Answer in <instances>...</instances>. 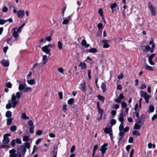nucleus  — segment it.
Returning a JSON list of instances; mask_svg holds the SVG:
<instances>
[{
	"label": "nucleus",
	"instance_id": "f257e3e1",
	"mask_svg": "<svg viewBox=\"0 0 157 157\" xmlns=\"http://www.w3.org/2000/svg\"><path fill=\"white\" fill-rule=\"evenodd\" d=\"M21 97V94L20 92H18L16 93V96L14 94H12L11 96V100H12V107L13 108H14L17 104H18L19 102L18 101L16 100V98L18 99L19 100V99Z\"/></svg>",
	"mask_w": 157,
	"mask_h": 157
},
{
	"label": "nucleus",
	"instance_id": "f03ea898",
	"mask_svg": "<svg viewBox=\"0 0 157 157\" xmlns=\"http://www.w3.org/2000/svg\"><path fill=\"white\" fill-rule=\"evenodd\" d=\"M26 149L24 145L18 146L17 148V153H21L23 154V156H24V154L26 152Z\"/></svg>",
	"mask_w": 157,
	"mask_h": 157
},
{
	"label": "nucleus",
	"instance_id": "7ed1b4c3",
	"mask_svg": "<svg viewBox=\"0 0 157 157\" xmlns=\"http://www.w3.org/2000/svg\"><path fill=\"white\" fill-rule=\"evenodd\" d=\"M140 93V96L144 98L146 103H148L149 99L150 98V95L148 94L146 92L142 91H141Z\"/></svg>",
	"mask_w": 157,
	"mask_h": 157
},
{
	"label": "nucleus",
	"instance_id": "20e7f679",
	"mask_svg": "<svg viewBox=\"0 0 157 157\" xmlns=\"http://www.w3.org/2000/svg\"><path fill=\"white\" fill-rule=\"evenodd\" d=\"M104 132L106 133H109V134L110 139L111 140H112L113 139V137L112 128H106L104 129Z\"/></svg>",
	"mask_w": 157,
	"mask_h": 157
},
{
	"label": "nucleus",
	"instance_id": "39448f33",
	"mask_svg": "<svg viewBox=\"0 0 157 157\" xmlns=\"http://www.w3.org/2000/svg\"><path fill=\"white\" fill-rule=\"evenodd\" d=\"M42 51L44 52L46 54H48L49 56L51 55L50 53V49H49L47 46H45L42 48Z\"/></svg>",
	"mask_w": 157,
	"mask_h": 157
},
{
	"label": "nucleus",
	"instance_id": "423d86ee",
	"mask_svg": "<svg viewBox=\"0 0 157 157\" xmlns=\"http://www.w3.org/2000/svg\"><path fill=\"white\" fill-rule=\"evenodd\" d=\"M107 144H104L102 145L101 148L99 149V150L101 151L103 154H105L106 151L107 150V148L106 147L107 146Z\"/></svg>",
	"mask_w": 157,
	"mask_h": 157
},
{
	"label": "nucleus",
	"instance_id": "0eeeda50",
	"mask_svg": "<svg viewBox=\"0 0 157 157\" xmlns=\"http://www.w3.org/2000/svg\"><path fill=\"white\" fill-rule=\"evenodd\" d=\"M16 151L14 149H12L9 151L10 154V157H16L17 154L16 153Z\"/></svg>",
	"mask_w": 157,
	"mask_h": 157
},
{
	"label": "nucleus",
	"instance_id": "6e6552de",
	"mask_svg": "<svg viewBox=\"0 0 157 157\" xmlns=\"http://www.w3.org/2000/svg\"><path fill=\"white\" fill-rule=\"evenodd\" d=\"M17 14L18 17L20 18H22L25 15L24 11L21 10H19L17 11Z\"/></svg>",
	"mask_w": 157,
	"mask_h": 157
},
{
	"label": "nucleus",
	"instance_id": "1a4fd4ad",
	"mask_svg": "<svg viewBox=\"0 0 157 157\" xmlns=\"http://www.w3.org/2000/svg\"><path fill=\"white\" fill-rule=\"evenodd\" d=\"M10 140L8 137L3 136V139L2 140L3 144H8L10 142Z\"/></svg>",
	"mask_w": 157,
	"mask_h": 157
},
{
	"label": "nucleus",
	"instance_id": "9d476101",
	"mask_svg": "<svg viewBox=\"0 0 157 157\" xmlns=\"http://www.w3.org/2000/svg\"><path fill=\"white\" fill-rule=\"evenodd\" d=\"M2 64L5 67H8L9 65V61L6 59H3L2 61Z\"/></svg>",
	"mask_w": 157,
	"mask_h": 157
},
{
	"label": "nucleus",
	"instance_id": "9b49d317",
	"mask_svg": "<svg viewBox=\"0 0 157 157\" xmlns=\"http://www.w3.org/2000/svg\"><path fill=\"white\" fill-rule=\"evenodd\" d=\"M80 85L81 86L80 89L83 92H85L86 89H85V86L86 84L85 82L83 81L82 83L80 84Z\"/></svg>",
	"mask_w": 157,
	"mask_h": 157
},
{
	"label": "nucleus",
	"instance_id": "f8f14e48",
	"mask_svg": "<svg viewBox=\"0 0 157 157\" xmlns=\"http://www.w3.org/2000/svg\"><path fill=\"white\" fill-rule=\"evenodd\" d=\"M26 86V85L25 83L22 84H20L19 85L18 89L19 90H24Z\"/></svg>",
	"mask_w": 157,
	"mask_h": 157
},
{
	"label": "nucleus",
	"instance_id": "ddd939ff",
	"mask_svg": "<svg viewBox=\"0 0 157 157\" xmlns=\"http://www.w3.org/2000/svg\"><path fill=\"white\" fill-rule=\"evenodd\" d=\"M12 35L15 38L14 41H17L18 40L17 37L18 36V32L16 31H14L13 32Z\"/></svg>",
	"mask_w": 157,
	"mask_h": 157
},
{
	"label": "nucleus",
	"instance_id": "4468645a",
	"mask_svg": "<svg viewBox=\"0 0 157 157\" xmlns=\"http://www.w3.org/2000/svg\"><path fill=\"white\" fill-rule=\"evenodd\" d=\"M101 88L102 91L103 93H105L106 90V85L105 83L104 82H102L101 83Z\"/></svg>",
	"mask_w": 157,
	"mask_h": 157
},
{
	"label": "nucleus",
	"instance_id": "2eb2a0df",
	"mask_svg": "<svg viewBox=\"0 0 157 157\" xmlns=\"http://www.w3.org/2000/svg\"><path fill=\"white\" fill-rule=\"evenodd\" d=\"M144 67H145V69L149 71H152L153 70L152 67L148 65L147 64H146L144 66Z\"/></svg>",
	"mask_w": 157,
	"mask_h": 157
},
{
	"label": "nucleus",
	"instance_id": "dca6fc26",
	"mask_svg": "<svg viewBox=\"0 0 157 157\" xmlns=\"http://www.w3.org/2000/svg\"><path fill=\"white\" fill-rule=\"evenodd\" d=\"M21 117L24 120H28L29 117H27L25 113H22L21 115Z\"/></svg>",
	"mask_w": 157,
	"mask_h": 157
},
{
	"label": "nucleus",
	"instance_id": "f3484780",
	"mask_svg": "<svg viewBox=\"0 0 157 157\" xmlns=\"http://www.w3.org/2000/svg\"><path fill=\"white\" fill-rule=\"evenodd\" d=\"M12 101L11 99L10 100H8L9 103H8L6 105V108L7 109H9L10 108L12 105V104L10 102Z\"/></svg>",
	"mask_w": 157,
	"mask_h": 157
},
{
	"label": "nucleus",
	"instance_id": "a211bd4d",
	"mask_svg": "<svg viewBox=\"0 0 157 157\" xmlns=\"http://www.w3.org/2000/svg\"><path fill=\"white\" fill-rule=\"evenodd\" d=\"M141 126V125H140L137 123H136L135 124L134 127V128L135 129H139L140 128Z\"/></svg>",
	"mask_w": 157,
	"mask_h": 157
},
{
	"label": "nucleus",
	"instance_id": "6ab92c4d",
	"mask_svg": "<svg viewBox=\"0 0 157 157\" xmlns=\"http://www.w3.org/2000/svg\"><path fill=\"white\" fill-rule=\"evenodd\" d=\"M140 111L139 110H136V112L133 113V117H134L135 116H136L137 118H138L139 117V112Z\"/></svg>",
	"mask_w": 157,
	"mask_h": 157
},
{
	"label": "nucleus",
	"instance_id": "aec40b11",
	"mask_svg": "<svg viewBox=\"0 0 157 157\" xmlns=\"http://www.w3.org/2000/svg\"><path fill=\"white\" fill-rule=\"evenodd\" d=\"M74 101V99L73 98H71L68 100L67 103L69 105H72L73 104Z\"/></svg>",
	"mask_w": 157,
	"mask_h": 157
},
{
	"label": "nucleus",
	"instance_id": "412c9836",
	"mask_svg": "<svg viewBox=\"0 0 157 157\" xmlns=\"http://www.w3.org/2000/svg\"><path fill=\"white\" fill-rule=\"evenodd\" d=\"M144 121L143 120H140V119H137L136 121V123H137L140 125H141L142 126L144 124Z\"/></svg>",
	"mask_w": 157,
	"mask_h": 157
},
{
	"label": "nucleus",
	"instance_id": "4be33fe9",
	"mask_svg": "<svg viewBox=\"0 0 157 157\" xmlns=\"http://www.w3.org/2000/svg\"><path fill=\"white\" fill-rule=\"evenodd\" d=\"M149 110L150 113L153 112L154 110V106L151 105H149Z\"/></svg>",
	"mask_w": 157,
	"mask_h": 157
},
{
	"label": "nucleus",
	"instance_id": "5701e85b",
	"mask_svg": "<svg viewBox=\"0 0 157 157\" xmlns=\"http://www.w3.org/2000/svg\"><path fill=\"white\" fill-rule=\"evenodd\" d=\"M81 67L82 69H85L86 67V65L85 63H84L81 62L79 65Z\"/></svg>",
	"mask_w": 157,
	"mask_h": 157
},
{
	"label": "nucleus",
	"instance_id": "b1692460",
	"mask_svg": "<svg viewBox=\"0 0 157 157\" xmlns=\"http://www.w3.org/2000/svg\"><path fill=\"white\" fill-rule=\"evenodd\" d=\"M27 82L29 84L33 85L35 83V80L34 79H32L27 80Z\"/></svg>",
	"mask_w": 157,
	"mask_h": 157
},
{
	"label": "nucleus",
	"instance_id": "393cba45",
	"mask_svg": "<svg viewBox=\"0 0 157 157\" xmlns=\"http://www.w3.org/2000/svg\"><path fill=\"white\" fill-rule=\"evenodd\" d=\"M12 116V113L11 111H7L6 113V116L7 117L10 118Z\"/></svg>",
	"mask_w": 157,
	"mask_h": 157
},
{
	"label": "nucleus",
	"instance_id": "a878e982",
	"mask_svg": "<svg viewBox=\"0 0 157 157\" xmlns=\"http://www.w3.org/2000/svg\"><path fill=\"white\" fill-rule=\"evenodd\" d=\"M148 8L150 9V10H153L154 9V8L152 6V5L151 2H149L148 3Z\"/></svg>",
	"mask_w": 157,
	"mask_h": 157
},
{
	"label": "nucleus",
	"instance_id": "bb28decb",
	"mask_svg": "<svg viewBox=\"0 0 157 157\" xmlns=\"http://www.w3.org/2000/svg\"><path fill=\"white\" fill-rule=\"evenodd\" d=\"M98 109V112L99 113L101 114V118L100 119V120H101V119H102L101 117L103 113V110L102 109H101V108L99 109Z\"/></svg>",
	"mask_w": 157,
	"mask_h": 157
},
{
	"label": "nucleus",
	"instance_id": "cd10ccee",
	"mask_svg": "<svg viewBox=\"0 0 157 157\" xmlns=\"http://www.w3.org/2000/svg\"><path fill=\"white\" fill-rule=\"evenodd\" d=\"M62 43L60 41H59L58 42V46L59 49H62Z\"/></svg>",
	"mask_w": 157,
	"mask_h": 157
},
{
	"label": "nucleus",
	"instance_id": "c85d7f7f",
	"mask_svg": "<svg viewBox=\"0 0 157 157\" xmlns=\"http://www.w3.org/2000/svg\"><path fill=\"white\" fill-rule=\"evenodd\" d=\"M98 98L100 100H101L103 102H104V97L102 96H101L100 95H98Z\"/></svg>",
	"mask_w": 157,
	"mask_h": 157
},
{
	"label": "nucleus",
	"instance_id": "c756f323",
	"mask_svg": "<svg viewBox=\"0 0 157 157\" xmlns=\"http://www.w3.org/2000/svg\"><path fill=\"white\" fill-rule=\"evenodd\" d=\"M47 57V56L46 55H44L43 57V64H46L47 62V60H46Z\"/></svg>",
	"mask_w": 157,
	"mask_h": 157
},
{
	"label": "nucleus",
	"instance_id": "7c9ffc66",
	"mask_svg": "<svg viewBox=\"0 0 157 157\" xmlns=\"http://www.w3.org/2000/svg\"><path fill=\"white\" fill-rule=\"evenodd\" d=\"M132 134L133 135L136 136H140V133L137 131L136 130L132 132Z\"/></svg>",
	"mask_w": 157,
	"mask_h": 157
},
{
	"label": "nucleus",
	"instance_id": "2f4dec72",
	"mask_svg": "<svg viewBox=\"0 0 157 157\" xmlns=\"http://www.w3.org/2000/svg\"><path fill=\"white\" fill-rule=\"evenodd\" d=\"M12 119L11 118H8L7 120V124L8 125H10L12 121Z\"/></svg>",
	"mask_w": 157,
	"mask_h": 157
},
{
	"label": "nucleus",
	"instance_id": "473e14b6",
	"mask_svg": "<svg viewBox=\"0 0 157 157\" xmlns=\"http://www.w3.org/2000/svg\"><path fill=\"white\" fill-rule=\"evenodd\" d=\"M32 90V89L30 87H27L25 88L24 90V91L25 92H28Z\"/></svg>",
	"mask_w": 157,
	"mask_h": 157
},
{
	"label": "nucleus",
	"instance_id": "72a5a7b5",
	"mask_svg": "<svg viewBox=\"0 0 157 157\" xmlns=\"http://www.w3.org/2000/svg\"><path fill=\"white\" fill-rule=\"evenodd\" d=\"M12 84L10 82H8L6 85V87L8 88H11L12 87Z\"/></svg>",
	"mask_w": 157,
	"mask_h": 157
},
{
	"label": "nucleus",
	"instance_id": "f704fd0d",
	"mask_svg": "<svg viewBox=\"0 0 157 157\" xmlns=\"http://www.w3.org/2000/svg\"><path fill=\"white\" fill-rule=\"evenodd\" d=\"M118 119L119 121L121 122L122 124H124V119L123 117H118Z\"/></svg>",
	"mask_w": 157,
	"mask_h": 157
},
{
	"label": "nucleus",
	"instance_id": "c9c22d12",
	"mask_svg": "<svg viewBox=\"0 0 157 157\" xmlns=\"http://www.w3.org/2000/svg\"><path fill=\"white\" fill-rule=\"evenodd\" d=\"M17 129V127L15 125H13L10 128V130L12 131H15Z\"/></svg>",
	"mask_w": 157,
	"mask_h": 157
},
{
	"label": "nucleus",
	"instance_id": "e433bc0d",
	"mask_svg": "<svg viewBox=\"0 0 157 157\" xmlns=\"http://www.w3.org/2000/svg\"><path fill=\"white\" fill-rule=\"evenodd\" d=\"M29 137L27 136H25L23 137V140L24 141H27L29 139Z\"/></svg>",
	"mask_w": 157,
	"mask_h": 157
},
{
	"label": "nucleus",
	"instance_id": "4c0bfd02",
	"mask_svg": "<svg viewBox=\"0 0 157 157\" xmlns=\"http://www.w3.org/2000/svg\"><path fill=\"white\" fill-rule=\"evenodd\" d=\"M24 146L25 147V148H27L28 149H29L30 148V145L29 143L26 142L25 143Z\"/></svg>",
	"mask_w": 157,
	"mask_h": 157
},
{
	"label": "nucleus",
	"instance_id": "58836bf2",
	"mask_svg": "<svg viewBox=\"0 0 157 157\" xmlns=\"http://www.w3.org/2000/svg\"><path fill=\"white\" fill-rule=\"evenodd\" d=\"M138 119H140L141 120H143L144 121H145V118L144 117V114H142L141 116H140V117H138L137 118Z\"/></svg>",
	"mask_w": 157,
	"mask_h": 157
},
{
	"label": "nucleus",
	"instance_id": "ea45409f",
	"mask_svg": "<svg viewBox=\"0 0 157 157\" xmlns=\"http://www.w3.org/2000/svg\"><path fill=\"white\" fill-rule=\"evenodd\" d=\"M97 50L95 48H93L90 49L89 50V52H90L92 53H95L96 52Z\"/></svg>",
	"mask_w": 157,
	"mask_h": 157
},
{
	"label": "nucleus",
	"instance_id": "a19ab883",
	"mask_svg": "<svg viewBox=\"0 0 157 157\" xmlns=\"http://www.w3.org/2000/svg\"><path fill=\"white\" fill-rule=\"evenodd\" d=\"M155 56V54L154 53L151 55L148 58V60H152L153 58Z\"/></svg>",
	"mask_w": 157,
	"mask_h": 157
},
{
	"label": "nucleus",
	"instance_id": "79ce46f5",
	"mask_svg": "<svg viewBox=\"0 0 157 157\" xmlns=\"http://www.w3.org/2000/svg\"><path fill=\"white\" fill-rule=\"evenodd\" d=\"M117 4L116 3H114L113 4H112L110 6V8L111 9V10H113L117 6Z\"/></svg>",
	"mask_w": 157,
	"mask_h": 157
},
{
	"label": "nucleus",
	"instance_id": "37998d69",
	"mask_svg": "<svg viewBox=\"0 0 157 157\" xmlns=\"http://www.w3.org/2000/svg\"><path fill=\"white\" fill-rule=\"evenodd\" d=\"M127 106V105L124 102H122L121 103V107L123 108H126Z\"/></svg>",
	"mask_w": 157,
	"mask_h": 157
},
{
	"label": "nucleus",
	"instance_id": "c03bdc74",
	"mask_svg": "<svg viewBox=\"0 0 157 157\" xmlns=\"http://www.w3.org/2000/svg\"><path fill=\"white\" fill-rule=\"evenodd\" d=\"M7 21L0 19V25H3L5 23L7 22Z\"/></svg>",
	"mask_w": 157,
	"mask_h": 157
},
{
	"label": "nucleus",
	"instance_id": "a18cd8bd",
	"mask_svg": "<svg viewBox=\"0 0 157 157\" xmlns=\"http://www.w3.org/2000/svg\"><path fill=\"white\" fill-rule=\"evenodd\" d=\"M69 22V20L67 19H65L63 21L62 23L63 25H67Z\"/></svg>",
	"mask_w": 157,
	"mask_h": 157
},
{
	"label": "nucleus",
	"instance_id": "49530a36",
	"mask_svg": "<svg viewBox=\"0 0 157 157\" xmlns=\"http://www.w3.org/2000/svg\"><path fill=\"white\" fill-rule=\"evenodd\" d=\"M87 74L88 76V78L89 79H90L91 78V71L90 70H88Z\"/></svg>",
	"mask_w": 157,
	"mask_h": 157
},
{
	"label": "nucleus",
	"instance_id": "de8ad7c7",
	"mask_svg": "<svg viewBox=\"0 0 157 157\" xmlns=\"http://www.w3.org/2000/svg\"><path fill=\"white\" fill-rule=\"evenodd\" d=\"M75 146L74 145L72 146L71 148L70 152L71 153H73L75 151Z\"/></svg>",
	"mask_w": 157,
	"mask_h": 157
},
{
	"label": "nucleus",
	"instance_id": "09e8293b",
	"mask_svg": "<svg viewBox=\"0 0 157 157\" xmlns=\"http://www.w3.org/2000/svg\"><path fill=\"white\" fill-rule=\"evenodd\" d=\"M123 124H122L121 123V124L120 125L119 127V130L120 131H122L124 129V127L123 126Z\"/></svg>",
	"mask_w": 157,
	"mask_h": 157
},
{
	"label": "nucleus",
	"instance_id": "8fccbe9b",
	"mask_svg": "<svg viewBox=\"0 0 157 157\" xmlns=\"http://www.w3.org/2000/svg\"><path fill=\"white\" fill-rule=\"evenodd\" d=\"M42 131L40 130H38L36 132V134L37 135H40L42 133Z\"/></svg>",
	"mask_w": 157,
	"mask_h": 157
},
{
	"label": "nucleus",
	"instance_id": "3c124183",
	"mask_svg": "<svg viewBox=\"0 0 157 157\" xmlns=\"http://www.w3.org/2000/svg\"><path fill=\"white\" fill-rule=\"evenodd\" d=\"M98 13L101 16H102L103 15V13L102 9H100L98 10Z\"/></svg>",
	"mask_w": 157,
	"mask_h": 157
},
{
	"label": "nucleus",
	"instance_id": "603ef678",
	"mask_svg": "<svg viewBox=\"0 0 157 157\" xmlns=\"http://www.w3.org/2000/svg\"><path fill=\"white\" fill-rule=\"evenodd\" d=\"M98 76H96L95 78V84L97 86V87L98 88H99V87L98 86Z\"/></svg>",
	"mask_w": 157,
	"mask_h": 157
},
{
	"label": "nucleus",
	"instance_id": "864d4df0",
	"mask_svg": "<svg viewBox=\"0 0 157 157\" xmlns=\"http://www.w3.org/2000/svg\"><path fill=\"white\" fill-rule=\"evenodd\" d=\"M150 11L152 16H155V15L156 13L155 9Z\"/></svg>",
	"mask_w": 157,
	"mask_h": 157
},
{
	"label": "nucleus",
	"instance_id": "5fc2aeb1",
	"mask_svg": "<svg viewBox=\"0 0 157 157\" xmlns=\"http://www.w3.org/2000/svg\"><path fill=\"white\" fill-rule=\"evenodd\" d=\"M86 44V42L85 40L84 39L82 40L81 42V44L82 46H85Z\"/></svg>",
	"mask_w": 157,
	"mask_h": 157
},
{
	"label": "nucleus",
	"instance_id": "6e6d98bb",
	"mask_svg": "<svg viewBox=\"0 0 157 157\" xmlns=\"http://www.w3.org/2000/svg\"><path fill=\"white\" fill-rule=\"evenodd\" d=\"M116 121L115 120H114V119H112L111 120V122H110L111 124V125L112 126L116 124Z\"/></svg>",
	"mask_w": 157,
	"mask_h": 157
},
{
	"label": "nucleus",
	"instance_id": "4d7b16f0",
	"mask_svg": "<svg viewBox=\"0 0 157 157\" xmlns=\"http://www.w3.org/2000/svg\"><path fill=\"white\" fill-rule=\"evenodd\" d=\"M57 150H56V149H53V153L54 154L53 156H56V157L57 156Z\"/></svg>",
	"mask_w": 157,
	"mask_h": 157
},
{
	"label": "nucleus",
	"instance_id": "13d9d810",
	"mask_svg": "<svg viewBox=\"0 0 157 157\" xmlns=\"http://www.w3.org/2000/svg\"><path fill=\"white\" fill-rule=\"evenodd\" d=\"M67 105H64L63 107V111L64 112H66L67 111Z\"/></svg>",
	"mask_w": 157,
	"mask_h": 157
},
{
	"label": "nucleus",
	"instance_id": "bf43d9fd",
	"mask_svg": "<svg viewBox=\"0 0 157 157\" xmlns=\"http://www.w3.org/2000/svg\"><path fill=\"white\" fill-rule=\"evenodd\" d=\"M122 87L121 84H118L117 86V90H122Z\"/></svg>",
	"mask_w": 157,
	"mask_h": 157
},
{
	"label": "nucleus",
	"instance_id": "052dcab7",
	"mask_svg": "<svg viewBox=\"0 0 157 157\" xmlns=\"http://www.w3.org/2000/svg\"><path fill=\"white\" fill-rule=\"evenodd\" d=\"M34 127L33 126L30 128V129H29V132L31 133H33V132H34L33 129H34Z\"/></svg>",
	"mask_w": 157,
	"mask_h": 157
},
{
	"label": "nucleus",
	"instance_id": "680f3d73",
	"mask_svg": "<svg viewBox=\"0 0 157 157\" xmlns=\"http://www.w3.org/2000/svg\"><path fill=\"white\" fill-rule=\"evenodd\" d=\"M102 24L99 23L97 25V27L99 29H101L102 28Z\"/></svg>",
	"mask_w": 157,
	"mask_h": 157
},
{
	"label": "nucleus",
	"instance_id": "e2e57ef3",
	"mask_svg": "<svg viewBox=\"0 0 157 157\" xmlns=\"http://www.w3.org/2000/svg\"><path fill=\"white\" fill-rule=\"evenodd\" d=\"M150 48L149 45H147L145 47V49L146 51L148 52L149 51Z\"/></svg>",
	"mask_w": 157,
	"mask_h": 157
},
{
	"label": "nucleus",
	"instance_id": "0e129e2a",
	"mask_svg": "<svg viewBox=\"0 0 157 157\" xmlns=\"http://www.w3.org/2000/svg\"><path fill=\"white\" fill-rule=\"evenodd\" d=\"M58 95L59 96V98L60 99H62L63 98V94L61 92H59L58 93Z\"/></svg>",
	"mask_w": 157,
	"mask_h": 157
},
{
	"label": "nucleus",
	"instance_id": "69168bd1",
	"mask_svg": "<svg viewBox=\"0 0 157 157\" xmlns=\"http://www.w3.org/2000/svg\"><path fill=\"white\" fill-rule=\"evenodd\" d=\"M9 147V146L8 145H1L0 146L1 148H7Z\"/></svg>",
	"mask_w": 157,
	"mask_h": 157
},
{
	"label": "nucleus",
	"instance_id": "338daca9",
	"mask_svg": "<svg viewBox=\"0 0 157 157\" xmlns=\"http://www.w3.org/2000/svg\"><path fill=\"white\" fill-rule=\"evenodd\" d=\"M2 10L4 12H6L8 10V8L6 6H4L2 8Z\"/></svg>",
	"mask_w": 157,
	"mask_h": 157
},
{
	"label": "nucleus",
	"instance_id": "774afa93",
	"mask_svg": "<svg viewBox=\"0 0 157 157\" xmlns=\"http://www.w3.org/2000/svg\"><path fill=\"white\" fill-rule=\"evenodd\" d=\"M16 142L17 143L19 144H21V140L18 138L16 139Z\"/></svg>",
	"mask_w": 157,
	"mask_h": 157
}]
</instances>
